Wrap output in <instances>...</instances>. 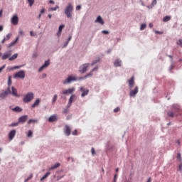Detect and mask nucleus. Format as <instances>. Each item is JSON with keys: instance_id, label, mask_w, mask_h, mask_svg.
Instances as JSON below:
<instances>
[{"instance_id": "50", "label": "nucleus", "mask_w": 182, "mask_h": 182, "mask_svg": "<svg viewBox=\"0 0 182 182\" xmlns=\"http://www.w3.org/2000/svg\"><path fill=\"white\" fill-rule=\"evenodd\" d=\"M31 36H35L36 35V33H34L33 31L30 32Z\"/></svg>"}, {"instance_id": "10", "label": "nucleus", "mask_w": 182, "mask_h": 182, "mask_svg": "<svg viewBox=\"0 0 182 182\" xmlns=\"http://www.w3.org/2000/svg\"><path fill=\"white\" fill-rule=\"evenodd\" d=\"M19 22V17H18L17 15H14L12 18H11V23L13 25H18Z\"/></svg>"}, {"instance_id": "32", "label": "nucleus", "mask_w": 182, "mask_h": 182, "mask_svg": "<svg viewBox=\"0 0 182 182\" xmlns=\"http://www.w3.org/2000/svg\"><path fill=\"white\" fill-rule=\"evenodd\" d=\"M31 123H38V119H29L28 121V124H31Z\"/></svg>"}, {"instance_id": "62", "label": "nucleus", "mask_w": 182, "mask_h": 182, "mask_svg": "<svg viewBox=\"0 0 182 182\" xmlns=\"http://www.w3.org/2000/svg\"><path fill=\"white\" fill-rule=\"evenodd\" d=\"M149 27H150V28H153V23H149Z\"/></svg>"}, {"instance_id": "28", "label": "nucleus", "mask_w": 182, "mask_h": 182, "mask_svg": "<svg viewBox=\"0 0 182 182\" xmlns=\"http://www.w3.org/2000/svg\"><path fill=\"white\" fill-rule=\"evenodd\" d=\"M16 58H18V53H15L11 57H10L9 58V60H15V59H16Z\"/></svg>"}, {"instance_id": "54", "label": "nucleus", "mask_w": 182, "mask_h": 182, "mask_svg": "<svg viewBox=\"0 0 182 182\" xmlns=\"http://www.w3.org/2000/svg\"><path fill=\"white\" fill-rule=\"evenodd\" d=\"M81 9H82V6H76V10L77 11H80Z\"/></svg>"}, {"instance_id": "14", "label": "nucleus", "mask_w": 182, "mask_h": 182, "mask_svg": "<svg viewBox=\"0 0 182 182\" xmlns=\"http://www.w3.org/2000/svg\"><path fill=\"white\" fill-rule=\"evenodd\" d=\"M128 84H129L130 90H132V88L134 86V77H132L131 79L129 80Z\"/></svg>"}, {"instance_id": "3", "label": "nucleus", "mask_w": 182, "mask_h": 182, "mask_svg": "<svg viewBox=\"0 0 182 182\" xmlns=\"http://www.w3.org/2000/svg\"><path fill=\"white\" fill-rule=\"evenodd\" d=\"M89 66H90V63H85L80 65L79 68L80 73H85V72H87Z\"/></svg>"}, {"instance_id": "55", "label": "nucleus", "mask_w": 182, "mask_h": 182, "mask_svg": "<svg viewBox=\"0 0 182 182\" xmlns=\"http://www.w3.org/2000/svg\"><path fill=\"white\" fill-rule=\"evenodd\" d=\"M33 58H38V53H34L33 54Z\"/></svg>"}, {"instance_id": "24", "label": "nucleus", "mask_w": 182, "mask_h": 182, "mask_svg": "<svg viewBox=\"0 0 182 182\" xmlns=\"http://www.w3.org/2000/svg\"><path fill=\"white\" fill-rule=\"evenodd\" d=\"M60 166V164L57 163L55 164H54L53 166H51L50 168H49V170H55V168H58V167H59Z\"/></svg>"}, {"instance_id": "37", "label": "nucleus", "mask_w": 182, "mask_h": 182, "mask_svg": "<svg viewBox=\"0 0 182 182\" xmlns=\"http://www.w3.org/2000/svg\"><path fill=\"white\" fill-rule=\"evenodd\" d=\"M72 40V36H70L69 38H68V41L65 43L64 47H66L67 45H69V42H70V41Z\"/></svg>"}, {"instance_id": "49", "label": "nucleus", "mask_w": 182, "mask_h": 182, "mask_svg": "<svg viewBox=\"0 0 182 182\" xmlns=\"http://www.w3.org/2000/svg\"><path fill=\"white\" fill-rule=\"evenodd\" d=\"M102 33H104V35H109V31H102Z\"/></svg>"}, {"instance_id": "11", "label": "nucleus", "mask_w": 182, "mask_h": 182, "mask_svg": "<svg viewBox=\"0 0 182 182\" xmlns=\"http://www.w3.org/2000/svg\"><path fill=\"white\" fill-rule=\"evenodd\" d=\"M80 91L82 92L81 97H85V96H87L89 95V90H86L84 87H80Z\"/></svg>"}, {"instance_id": "42", "label": "nucleus", "mask_w": 182, "mask_h": 182, "mask_svg": "<svg viewBox=\"0 0 182 182\" xmlns=\"http://www.w3.org/2000/svg\"><path fill=\"white\" fill-rule=\"evenodd\" d=\"M18 124H19V122L13 123L11 124V126H12L13 127H15L18 126Z\"/></svg>"}, {"instance_id": "23", "label": "nucleus", "mask_w": 182, "mask_h": 182, "mask_svg": "<svg viewBox=\"0 0 182 182\" xmlns=\"http://www.w3.org/2000/svg\"><path fill=\"white\" fill-rule=\"evenodd\" d=\"M63 28H65V25H60L59 26L58 33V36H60V34L62 33V31H63Z\"/></svg>"}, {"instance_id": "40", "label": "nucleus", "mask_w": 182, "mask_h": 182, "mask_svg": "<svg viewBox=\"0 0 182 182\" xmlns=\"http://www.w3.org/2000/svg\"><path fill=\"white\" fill-rule=\"evenodd\" d=\"M8 85L9 86L12 85V80H11V77H9Z\"/></svg>"}, {"instance_id": "21", "label": "nucleus", "mask_w": 182, "mask_h": 182, "mask_svg": "<svg viewBox=\"0 0 182 182\" xmlns=\"http://www.w3.org/2000/svg\"><path fill=\"white\" fill-rule=\"evenodd\" d=\"M114 65L115 66V68H119V66H122V61L116 60L114 63Z\"/></svg>"}, {"instance_id": "59", "label": "nucleus", "mask_w": 182, "mask_h": 182, "mask_svg": "<svg viewBox=\"0 0 182 182\" xmlns=\"http://www.w3.org/2000/svg\"><path fill=\"white\" fill-rule=\"evenodd\" d=\"M49 2H50V4H53V5L55 4V1L53 0H50Z\"/></svg>"}, {"instance_id": "45", "label": "nucleus", "mask_w": 182, "mask_h": 182, "mask_svg": "<svg viewBox=\"0 0 182 182\" xmlns=\"http://www.w3.org/2000/svg\"><path fill=\"white\" fill-rule=\"evenodd\" d=\"M91 153H92V155L94 156V154H95V148H92L91 149Z\"/></svg>"}, {"instance_id": "44", "label": "nucleus", "mask_w": 182, "mask_h": 182, "mask_svg": "<svg viewBox=\"0 0 182 182\" xmlns=\"http://www.w3.org/2000/svg\"><path fill=\"white\" fill-rule=\"evenodd\" d=\"M114 113H117V112H120V108L119 107H117L114 109Z\"/></svg>"}, {"instance_id": "1", "label": "nucleus", "mask_w": 182, "mask_h": 182, "mask_svg": "<svg viewBox=\"0 0 182 182\" xmlns=\"http://www.w3.org/2000/svg\"><path fill=\"white\" fill-rule=\"evenodd\" d=\"M11 90H12V92L11 91V89L9 87L8 91H5L4 92H2L0 95L1 99H5V97H6V96H8L9 93H11V95H13V96H18V91L16 90V89L15 87H12Z\"/></svg>"}, {"instance_id": "60", "label": "nucleus", "mask_w": 182, "mask_h": 182, "mask_svg": "<svg viewBox=\"0 0 182 182\" xmlns=\"http://www.w3.org/2000/svg\"><path fill=\"white\" fill-rule=\"evenodd\" d=\"M6 41V38H4L3 40H2V41H1V43H5V41Z\"/></svg>"}, {"instance_id": "16", "label": "nucleus", "mask_w": 182, "mask_h": 182, "mask_svg": "<svg viewBox=\"0 0 182 182\" xmlns=\"http://www.w3.org/2000/svg\"><path fill=\"white\" fill-rule=\"evenodd\" d=\"M15 134H16V130L13 129L10 132L9 134V138L10 139V140H12L15 137Z\"/></svg>"}, {"instance_id": "20", "label": "nucleus", "mask_w": 182, "mask_h": 182, "mask_svg": "<svg viewBox=\"0 0 182 182\" xmlns=\"http://www.w3.org/2000/svg\"><path fill=\"white\" fill-rule=\"evenodd\" d=\"M39 103H41V99H37L35 102L31 105L32 109L36 107V106H39Z\"/></svg>"}, {"instance_id": "19", "label": "nucleus", "mask_w": 182, "mask_h": 182, "mask_svg": "<svg viewBox=\"0 0 182 182\" xmlns=\"http://www.w3.org/2000/svg\"><path fill=\"white\" fill-rule=\"evenodd\" d=\"M95 22H97L98 23H100L101 25H105V21H103V18L100 16H99L97 19L95 20Z\"/></svg>"}, {"instance_id": "29", "label": "nucleus", "mask_w": 182, "mask_h": 182, "mask_svg": "<svg viewBox=\"0 0 182 182\" xmlns=\"http://www.w3.org/2000/svg\"><path fill=\"white\" fill-rule=\"evenodd\" d=\"M170 19H171V17L170 16H166L165 17H164L163 21L168 22V21H170Z\"/></svg>"}, {"instance_id": "46", "label": "nucleus", "mask_w": 182, "mask_h": 182, "mask_svg": "<svg viewBox=\"0 0 182 182\" xmlns=\"http://www.w3.org/2000/svg\"><path fill=\"white\" fill-rule=\"evenodd\" d=\"M177 158L178 159V160H180V161H181V154L178 153Z\"/></svg>"}, {"instance_id": "51", "label": "nucleus", "mask_w": 182, "mask_h": 182, "mask_svg": "<svg viewBox=\"0 0 182 182\" xmlns=\"http://www.w3.org/2000/svg\"><path fill=\"white\" fill-rule=\"evenodd\" d=\"M178 170H179V171H181V173H182V164H181L178 166Z\"/></svg>"}, {"instance_id": "25", "label": "nucleus", "mask_w": 182, "mask_h": 182, "mask_svg": "<svg viewBox=\"0 0 182 182\" xmlns=\"http://www.w3.org/2000/svg\"><path fill=\"white\" fill-rule=\"evenodd\" d=\"M49 176H50V172H47L41 178V181H43V180H45L46 178H48V177H49Z\"/></svg>"}, {"instance_id": "31", "label": "nucleus", "mask_w": 182, "mask_h": 182, "mask_svg": "<svg viewBox=\"0 0 182 182\" xmlns=\"http://www.w3.org/2000/svg\"><path fill=\"white\" fill-rule=\"evenodd\" d=\"M18 41H19V37H17L14 42L11 43L9 46V48H11V46H14V45H15L18 42Z\"/></svg>"}, {"instance_id": "63", "label": "nucleus", "mask_w": 182, "mask_h": 182, "mask_svg": "<svg viewBox=\"0 0 182 182\" xmlns=\"http://www.w3.org/2000/svg\"><path fill=\"white\" fill-rule=\"evenodd\" d=\"M48 18H49L50 19H51V18H52V14H48Z\"/></svg>"}, {"instance_id": "57", "label": "nucleus", "mask_w": 182, "mask_h": 182, "mask_svg": "<svg viewBox=\"0 0 182 182\" xmlns=\"http://www.w3.org/2000/svg\"><path fill=\"white\" fill-rule=\"evenodd\" d=\"M4 69H5V65H3L1 68H0V73L2 72V70H4Z\"/></svg>"}, {"instance_id": "7", "label": "nucleus", "mask_w": 182, "mask_h": 182, "mask_svg": "<svg viewBox=\"0 0 182 182\" xmlns=\"http://www.w3.org/2000/svg\"><path fill=\"white\" fill-rule=\"evenodd\" d=\"M97 69H99V68L95 67L94 68L90 73H88L85 76L82 77L81 78H80V80H82L83 79H87V77H92V76H93V72H95V70H97Z\"/></svg>"}, {"instance_id": "27", "label": "nucleus", "mask_w": 182, "mask_h": 182, "mask_svg": "<svg viewBox=\"0 0 182 182\" xmlns=\"http://www.w3.org/2000/svg\"><path fill=\"white\" fill-rule=\"evenodd\" d=\"M14 112H17V113H19L21 112H22V108L19 107H16L15 108L13 109Z\"/></svg>"}, {"instance_id": "13", "label": "nucleus", "mask_w": 182, "mask_h": 182, "mask_svg": "<svg viewBox=\"0 0 182 182\" xmlns=\"http://www.w3.org/2000/svg\"><path fill=\"white\" fill-rule=\"evenodd\" d=\"M28 120V115H23L18 118V123L23 124Z\"/></svg>"}, {"instance_id": "17", "label": "nucleus", "mask_w": 182, "mask_h": 182, "mask_svg": "<svg viewBox=\"0 0 182 182\" xmlns=\"http://www.w3.org/2000/svg\"><path fill=\"white\" fill-rule=\"evenodd\" d=\"M11 55H12V53L11 51H9L1 57L2 60H6V59H8V58H11Z\"/></svg>"}, {"instance_id": "36", "label": "nucleus", "mask_w": 182, "mask_h": 182, "mask_svg": "<svg viewBox=\"0 0 182 182\" xmlns=\"http://www.w3.org/2000/svg\"><path fill=\"white\" fill-rule=\"evenodd\" d=\"M154 5H157V0H154L150 6V8H153Z\"/></svg>"}, {"instance_id": "43", "label": "nucleus", "mask_w": 182, "mask_h": 182, "mask_svg": "<svg viewBox=\"0 0 182 182\" xmlns=\"http://www.w3.org/2000/svg\"><path fill=\"white\" fill-rule=\"evenodd\" d=\"M23 65L14 66L12 69H21Z\"/></svg>"}, {"instance_id": "33", "label": "nucleus", "mask_w": 182, "mask_h": 182, "mask_svg": "<svg viewBox=\"0 0 182 182\" xmlns=\"http://www.w3.org/2000/svg\"><path fill=\"white\" fill-rule=\"evenodd\" d=\"M27 1L29 4V6H33V4H35V0H27Z\"/></svg>"}, {"instance_id": "9", "label": "nucleus", "mask_w": 182, "mask_h": 182, "mask_svg": "<svg viewBox=\"0 0 182 182\" xmlns=\"http://www.w3.org/2000/svg\"><path fill=\"white\" fill-rule=\"evenodd\" d=\"M75 87L69 88L68 90H65L63 91V95H72L75 92Z\"/></svg>"}, {"instance_id": "58", "label": "nucleus", "mask_w": 182, "mask_h": 182, "mask_svg": "<svg viewBox=\"0 0 182 182\" xmlns=\"http://www.w3.org/2000/svg\"><path fill=\"white\" fill-rule=\"evenodd\" d=\"M4 31V26H0V32H2Z\"/></svg>"}, {"instance_id": "52", "label": "nucleus", "mask_w": 182, "mask_h": 182, "mask_svg": "<svg viewBox=\"0 0 182 182\" xmlns=\"http://www.w3.org/2000/svg\"><path fill=\"white\" fill-rule=\"evenodd\" d=\"M73 136H76L77 134V130H74L73 132Z\"/></svg>"}, {"instance_id": "15", "label": "nucleus", "mask_w": 182, "mask_h": 182, "mask_svg": "<svg viewBox=\"0 0 182 182\" xmlns=\"http://www.w3.org/2000/svg\"><path fill=\"white\" fill-rule=\"evenodd\" d=\"M72 132V129H70V127L68 125L65 126V134L66 136H70V133Z\"/></svg>"}, {"instance_id": "22", "label": "nucleus", "mask_w": 182, "mask_h": 182, "mask_svg": "<svg viewBox=\"0 0 182 182\" xmlns=\"http://www.w3.org/2000/svg\"><path fill=\"white\" fill-rule=\"evenodd\" d=\"M75 98V95H73L70 96L69 101H68V105H70V106H72V103L73 102V100Z\"/></svg>"}, {"instance_id": "61", "label": "nucleus", "mask_w": 182, "mask_h": 182, "mask_svg": "<svg viewBox=\"0 0 182 182\" xmlns=\"http://www.w3.org/2000/svg\"><path fill=\"white\" fill-rule=\"evenodd\" d=\"M97 63V61L92 63H91V66H94V65H95V63Z\"/></svg>"}, {"instance_id": "8", "label": "nucleus", "mask_w": 182, "mask_h": 182, "mask_svg": "<svg viewBox=\"0 0 182 182\" xmlns=\"http://www.w3.org/2000/svg\"><path fill=\"white\" fill-rule=\"evenodd\" d=\"M139 93V87L136 86L134 90H131L129 96L131 97H136V95Z\"/></svg>"}, {"instance_id": "39", "label": "nucleus", "mask_w": 182, "mask_h": 182, "mask_svg": "<svg viewBox=\"0 0 182 182\" xmlns=\"http://www.w3.org/2000/svg\"><path fill=\"white\" fill-rule=\"evenodd\" d=\"M146 24H141L140 27L141 31H144V28H146Z\"/></svg>"}, {"instance_id": "34", "label": "nucleus", "mask_w": 182, "mask_h": 182, "mask_svg": "<svg viewBox=\"0 0 182 182\" xmlns=\"http://www.w3.org/2000/svg\"><path fill=\"white\" fill-rule=\"evenodd\" d=\"M32 136H33V132H32V130H28V134H27V136L28 137H32Z\"/></svg>"}, {"instance_id": "2", "label": "nucleus", "mask_w": 182, "mask_h": 182, "mask_svg": "<svg viewBox=\"0 0 182 182\" xmlns=\"http://www.w3.org/2000/svg\"><path fill=\"white\" fill-rule=\"evenodd\" d=\"M72 12H73V5L69 3L65 9V14L67 18H72Z\"/></svg>"}, {"instance_id": "48", "label": "nucleus", "mask_w": 182, "mask_h": 182, "mask_svg": "<svg viewBox=\"0 0 182 182\" xmlns=\"http://www.w3.org/2000/svg\"><path fill=\"white\" fill-rule=\"evenodd\" d=\"M68 112H69V109H64V111H63V113H64L65 114H68Z\"/></svg>"}, {"instance_id": "6", "label": "nucleus", "mask_w": 182, "mask_h": 182, "mask_svg": "<svg viewBox=\"0 0 182 182\" xmlns=\"http://www.w3.org/2000/svg\"><path fill=\"white\" fill-rule=\"evenodd\" d=\"M15 79H25V71L20 70L14 75Z\"/></svg>"}, {"instance_id": "18", "label": "nucleus", "mask_w": 182, "mask_h": 182, "mask_svg": "<svg viewBox=\"0 0 182 182\" xmlns=\"http://www.w3.org/2000/svg\"><path fill=\"white\" fill-rule=\"evenodd\" d=\"M56 120H58L56 115H52L48 118V122L50 123H53V122H56Z\"/></svg>"}, {"instance_id": "12", "label": "nucleus", "mask_w": 182, "mask_h": 182, "mask_svg": "<svg viewBox=\"0 0 182 182\" xmlns=\"http://www.w3.org/2000/svg\"><path fill=\"white\" fill-rule=\"evenodd\" d=\"M50 65V63L49 62V60L47 61H45L44 65H43L38 70V72H42L43 69L48 68Z\"/></svg>"}, {"instance_id": "35", "label": "nucleus", "mask_w": 182, "mask_h": 182, "mask_svg": "<svg viewBox=\"0 0 182 182\" xmlns=\"http://www.w3.org/2000/svg\"><path fill=\"white\" fill-rule=\"evenodd\" d=\"M168 116H169V117H174V112H173V111H169L168 112Z\"/></svg>"}, {"instance_id": "47", "label": "nucleus", "mask_w": 182, "mask_h": 182, "mask_svg": "<svg viewBox=\"0 0 182 182\" xmlns=\"http://www.w3.org/2000/svg\"><path fill=\"white\" fill-rule=\"evenodd\" d=\"M117 181V174H115L114 176L113 182H116Z\"/></svg>"}, {"instance_id": "30", "label": "nucleus", "mask_w": 182, "mask_h": 182, "mask_svg": "<svg viewBox=\"0 0 182 182\" xmlns=\"http://www.w3.org/2000/svg\"><path fill=\"white\" fill-rule=\"evenodd\" d=\"M57 9H59V6H56L55 7H51L48 9L49 12H51L53 11H57Z\"/></svg>"}, {"instance_id": "41", "label": "nucleus", "mask_w": 182, "mask_h": 182, "mask_svg": "<svg viewBox=\"0 0 182 182\" xmlns=\"http://www.w3.org/2000/svg\"><path fill=\"white\" fill-rule=\"evenodd\" d=\"M177 45H179L180 47L182 48V39L178 40Z\"/></svg>"}, {"instance_id": "5", "label": "nucleus", "mask_w": 182, "mask_h": 182, "mask_svg": "<svg viewBox=\"0 0 182 182\" xmlns=\"http://www.w3.org/2000/svg\"><path fill=\"white\" fill-rule=\"evenodd\" d=\"M77 79L75 76L69 75L63 82V85H68V83H72V82L76 81Z\"/></svg>"}, {"instance_id": "64", "label": "nucleus", "mask_w": 182, "mask_h": 182, "mask_svg": "<svg viewBox=\"0 0 182 182\" xmlns=\"http://www.w3.org/2000/svg\"><path fill=\"white\" fill-rule=\"evenodd\" d=\"M147 182H151V178H149Z\"/></svg>"}, {"instance_id": "26", "label": "nucleus", "mask_w": 182, "mask_h": 182, "mask_svg": "<svg viewBox=\"0 0 182 182\" xmlns=\"http://www.w3.org/2000/svg\"><path fill=\"white\" fill-rule=\"evenodd\" d=\"M58 100V95H54L53 100H52V105H55L56 103V101Z\"/></svg>"}, {"instance_id": "56", "label": "nucleus", "mask_w": 182, "mask_h": 182, "mask_svg": "<svg viewBox=\"0 0 182 182\" xmlns=\"http://www.w3.org/2000/svg\"><path fill=\"white\" fill-rule=\"evenodd\" d=\"M45 9H42L41 10V11H40V14H45Z\"/></svg>"}, {"instance_id": "4", "label": "nucleus", "mask_w": 182, "mask_h": 182, "mask_svg": "<svg viewBox=\"0 0 182 182\" xmlns=\"http://www.w3.org/2000/svg\"><path fill=\"white\" fill-rule=\"evenodd\" d=\"M31 100H33V93L28 92L23 97V102L24 103H29V102H31Z\"/></svg>"}, {"instance_id": "53", "label": "nucleus", "mask_w": 182, "mask_h": 182, "mask_svg": "<svg viewBox=\"0 0 182 182\" xmlns=\"http://www.w3.org/2000/svg\"><path fill=\"white\" fill-rule=\"evenodd\" d=\"M18 33L21 36L23 35V31L22 29H20Z\"/></svg>"}, {"instance_id": "38", "label": "nucleus", "mask_w": 182, "mask_h": 182, "mask_svg": "<svg viewBox=\"0 0 182 182\" xmlns=\"http://www.w3.org/2000/svg\"><path fill=\"white\" fill-rule=\"evenodd\" d=\"M11 36H12V34H11V33L7 34L6 41H9V39H11Z\"/></svg>"}]
</instances>
